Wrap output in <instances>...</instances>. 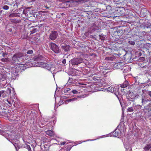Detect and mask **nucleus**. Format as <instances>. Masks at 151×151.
Wrapping results in <instances>:
<instances>
[{
    "instance_id": "nucleus-5",
    "label": "nucleus",
    "mask_w": 151,
    "mask_h": 151,
    "mask_svg": "<svg viewBox=\"0 0 151 151\" xmlns=\"http://www.w3.org/2000/svg\"><path fill=\"white\" fill-rule=\"evenodd\" d=\"M118 127L112 133H111V136L112 135L111 134H113V136L116 137H119L121 136L122 132L119 129H117Z\"/></svg>"
},
{
    "instance_id": "nucleus-13",
    "label": "nucleus",
    "mask_w": 151,
    "mask_h": 151,
    "mask_svg": "<svg viewBox=\"0 0 151 151\" xmlns=\"http://www.w3.org/2000/svg\"><path fill=\"white\" fill-rule=\"evenodd\" d=\"M129 83L127 81H126L124 82L123 83L121 84L120 85V87L122 88H125L127 87Z\"/></svg>"
},
{
    "instance_id": "nucleus-45",
    "label": "nucleus",
    "mask_w": 151,
    "mask_h": 151,
    "mask_svg": "<svg viewBox=\"0 0 151 151\" xmlns=\"http://www.w3.org/2000/svg\"><path fill=\"white\" fill-rule=\"evenodd\" d=\"M131 94H132V93H130V94H129V95L130 96H131Z\"/></svg>"
},
{
    "instance_id": "nucleus-36",
    "label": "nucleus",
    "mask_w": 151,
    "mask_h": 151,
    "mask_svg": "<svg viewBox=\"0 0 151 151\" xmlns=\"http://www.w3.org/2000/svg\"><path fill=\"white\" fill-rule=\"evenodd\" d=\"M145 60V58L144 57H142L139 58V60H143L144 61V60Z\"/></svg>"
},
{
    "instance_id": "nucleus-44",
    "label": "nucleus",
    "mask_w": 151,
    "mask_h": 151,
    "mask_svg": "<svg viewBox=\"0 0 151 151\" xmlns=\"http://www.w3.org/2000/svg\"><path fill=\"white\" fill-rule=\"evenodd\" d=\"M45 8H47V9H48V8H49V7H47V6H45Z\"/></svg>"
},
{
    "instance_id": "nucleus-40",
    "label": "nucleus",
    "mask_w": 151,
    "mask_h": 151,
    "mask_svg": "<svg viewBox=\"0 0 151 151\" xmlns=\"http://www.w3.org/2000/svg\"><path fill=\"white\" fill-rule=\"evenodd\" d=\"M7 60V59L6 58L5 59H2V61H4V62H6Z\"/></svg>"
},
{
    "instance_id": "nucleus-8",
    "label": "nucleus",
    "mask_w": 151,
    "mask_h": 151,
    "mask_svg": "<svg viewBox=\"0 0 151 151\" xmlns=\"http://www.w3.org/2000/svg\"><path fill=\"white\" fill-rule=\"evenodd\" d=\"M151 99L146 96H142V103L143 106L145 105L149 101H151Z\"/></svg>"
},
{
    "instance_id": "nucleus-4",
    "label": "nucleus",
    "mask_w": 151,
    "mask_h": 151,
    "mask_svg": "<svg viewBox=\"0 0 151 151\" xmlns=\"http://www.w3.org/2000/svg\"><path fill=\"white\" fill-rule=\"evenodd\" d=\"M50 47L52 50L56 53H58L59 52V47L55 43L52 42L50 44Z\"/></svg>"
},
{
    "instance_id": "nucleus-39",
    "label": "nucleus",
    "mask_w": 151,
    "mask_h": 151,
    "mask_svg": "<svg viewBox=\"0 0 151 151\" xmlns=\"http://www.w3.org/2000/svg\"><path fill=\"white\" fill-rule=\"evenodd\" d=\"M105 59L106 60H111V58L109 57H107L105 58Z\"/></svg>"
},
{
    "instance_id": "nucleus-41",
    "label": "nucleus",
    "mask_w": 151,
    "mask_h": 151,
    "mask_svg": "<svg viewBox=\"0 0 151 151\" xmlns=\"http://www.w3.org/2000/svg\"><path fill=\"white\" fill-rule=\"evenodd\" d=\"M65 143L66 142H61L60 143V145H63L65 144Z\"/></svg>"
},
{
    "instance_id": "nucleus-38",
    "label": "nucleus",
    "mask_w": 151,
    "mask_h": 151,
    "mask_svg": "<svg viewBox=\"0 0 151 151\" xmlns=\"http://www.w3.org/2000/svg\"><path fill=\"white\" fill-rule=\"evenodd\" d=\"M66 63V60L65 59H64L62 61V63L64 64H65Z\"/></svg>"
},
{
    "instance_id": "nucleus-12",
    "label": "nucleus",
    "mask_w": 151,
    "mask_h": 151,
    "mask_svg": "<svg viewBox=\"0 0 151 151\" xmlns=\"http://www.w3.org/2000/svg\"><path fill=\"white\" fill-rule=\"evenodd\" d=\"M124 65V63L123 62L118 63L115 64L117 69H121Z\"/></svg>"
},
{
    "instance_id": "nucleus-25",
    "label": "nucleus",
    "mask_w": 151,
    "mask_h": 151,
    "mask_svg": "<svg viewBox=\"0 0 151 151\" xmlns=\"http://www.w3.org/2000/svg\"><path fill=\"white\" fill-rule=\"evenodd\" d=\"M70 47L68 45H66L64 49L66 51H68L69 50Z\"/></svg>"
},
{
    "instance_id": "nucleus-15",
    "label": "nucleus",
    "mask_w": 151,
    "mask_h": 151,
    "mask_svg": "<svg viewBox=\"0 0 151 151\" xmlns=\"http://www.w3.org/2000/svg\"><path fill=\"white\" fill-rule=\"evenodd\" d=\"M6 96V93L4 91H0V98H4Z\"/></svg>"
},
{
    "instance_id": "nucleus-47",
    "label": "nucleus",
    "mask_w": 151,
    "mask_h": 151,
    "mask_svg": "<svg viewBox=\"0 0 151 151\" xmlns=\"http://www.w3.org/2000/svg\"><path fill=\"white\" fill-rule=\"evenodd\" d=\"M141 13H142V11H141Z\"/></svg>"
},
{
    "instance_id": "nucleus-42",
    "label": "nucleus",
    "mask_w": 151,
    "mask_h": 151,
    "mask_svg": "<svg viewBox=\"0 0 151 151\" xmlns=\"http://www.w3.org/2000/svg\"><path fill=\"white\" fill-rule=\"evenodd\" d=\"M135 83H136V84H138L139 83V82H137V80L136 79H135Z\"/></svg>"
},
{
    "instance_id": "nucleus-2",
    "label": "nucleus",
    "mask_w": 151,
    "mask_h": 151,
    "mask_svg": "<svg viewBox=\"0 0 151 151\" xmlns=\"http://www.w3.org/2000/svg\"><path fill=\"white\" fill-rule=\"evenodd\" d=\"M24 59V54L22 53H18L14 55L12 57V60L18 63H21Z\"/></svg>"
},
{
    "instance_id": "nucleus-32",
    "label": "nucleus",
    "mask_w": 151,
    "mask_h": 151,
    "mask_svg": "<svg viewBox=\"0 0 151 151\" xmlns=\"http://www.w3.org/2000/svg\"><path fill=\"white\" fill-rule=\"evenodd\" d=\"M14 146L17 150V148H18V149H19L20 148V146H17V145L16 144H14Z\"/></svg>"
},
{
    "instance_id": "nucleus-37",
    "label": "nucleus",
    "mask_w": 151,
    "mask_h": 151,
    "mask_svg": "<svg viewBox=\"0 0 151 151\" xmlns=\"http://www.w3.org/2000/svg\"><path fill=\"white\" fill-rule=\"evenodd\" d=\"M37 31V29H34L32 31V33H35V32Z\"/></svg>"
},
{
    "instance_id": "nucleus-28",
    "label": "nucleus",
    "mask_w": 151,
    "mask_h": 151,
    "mask_svg": "<svg viewBox=\"0 0 151 151\" xmlns=\"http://www.w3.org/2000/svg\"><path fill=\"white\" fill-rule=\"evenodd\" d=\"M128 42L129 44L131 45H134L135 44L134 41H128Z\"/></svg>"
},
{
    "instance_id": "nucleus-33",
    "label": "nucleus",
    "mask_w": 151,
    "mask_h": 151,
    "mask_svg": "<svg viewBox=\"0 0 151 151\" xmlns=\"http://www.w3.org/2000/svg\"><path fill=\"white\" fill-rule=\"evenodd\" d=\"M15 14L13 13L9 15V17H12L15 16Z\"/></svg>"
},
{
    "instance_id": "nucleus-34",
    "label": "nucleus",
    "mask_w": 151,
    "mask_h": 151,
    "mask_svg": "<svg viewBox=\"0 0 151 151\" xmlns=\"http://www.w3.org/2000/svg\"><path fill=\"white\" fill-rule=\"evenodd\" d=\"M7 92L8 93H11V89L10 88H8L7 90Z\"/></svg>"
},
{
    "instance_id": "nucleus-22",
    "label": "nucleus",
    "mask_w": 151,
    "mask_h": 151,
    "mask_svg": "<svg viewBox=\"0 0 151 151\" xmlns=\"http://www.w3.org/2000/svg\"><path fill=\"white\" fill-rule=\"evenodd\" d=\"M37 124L38 125H39L40 127L42 128L43 127H42V126L44 125L45 124V123H42L40 122V123H38V124Z\"/></svg>"
},
{
    "instance_id": "nucleus-24",
    "label": "nucleus",
    "mask_w": 151,
    "mask_h": 151,
    "mask_svg": "<svg viewBox=\"0 0 151 151\" xmlns=\"http://www.w3.org/2000/svg\"><path fill=\"white\" fill-rule=\"evenodd\" d=\"M13 120H16L18 121L19 119V117H17L16 116H14L13 117L12 119Z\"/></svg>"
},
{
    "instance_id": "nucleus-27",
    "label": "nucleus",
    "mask_w": 151,
    "mask_h": 151,
    "mask_svg": "<svg viewBox=\"0 0 151 151\" xmlns=\"http://www.w3.org/2000/svg\"><path fill=\"white\" fill-rule=\"evenodd\" d=\"M150 27H151V24L148 23L147 24V25H145L144 26V28H150Z\"/></svg>"
},
{
    "instance_id": "nucleus-23",
    "label": "nucleus",
    "mask_w": 151,
    "mask_h": 151,
    "mask_svg": "<svg viewBox=\"0 0 151 151\" xmlns=\"http://www.w3.org/2000/svg\"><path fill=\"white\" fill-rule=\"evenodd\" d=\"M6 76L5 75H4L3 76L2 74L0 75V77H1L2 79H1L2 81H4V80L5 79Z\"/></svg>"
},
{
    "instance_id": "nucleus-16",
    "label": "nucleus",
    "mask_w": 151,
    "mask_h": 151,
    "mask_svg": "<svg viewBox=\"0 0 151 151\" xmlns=\"http://www.w3.org/2000/svg\"><path fill=\"white\" fill-rule=\"evenodd\" d=\"M151 107V103H149L146 106H145V109L147 110H148V111H150L151 109L150 108Z\"/></svg>"
},
{
    "instance_id": "nucleus-10",
    "label": "nucleus",
    "mask_w": 151,
    "mask_h": 151,
    "mask_svg": "<svg viewBox=\"0 0 151 151\" xmlns=\"http://www.w3.org/2000/svg\"><path fill=\"white\" fill-rule=\"evenodd\" d=\"M8 130H5L4 128H2L0 129V134L3 136H6V134H8Z\"/></svg>"
},
{
    "instance_id": "nucleus-31",
    "label": "nucleus",
    "mask_w": 151,
    "mask_h": 151,
    "mask_svg": "<svg viewBox=\"0 0 151 151\" xmlns=\"http://www.w3.org/2000/svg\"><path fill=\"white\" fill-rule=\"evenodd\" d=\"M26 148L28 149L29 151H32L31 148L29 145H27V146Z\"/></svg>"
},
{
    "instance_id": "nucleus-6",
    "label": "nucleus",
    "mask_w": 151,
    "mask_h": 151,
    "mask_svg": "<svg viewBox=\"0 0 151 151\" xmlns=\"http://www.w3.org/2000/svg\"><path fill=\"white\" fill-rule=\"evenodd\" d=\"M107 90L111 93H113L115 94L116 96H117V93H119L118 88L116 87L115 88L114 87L110 86L107 88Z\"/></svg>"
},
{
    "instance_id": "nucleus-21",
    "label": "nucleus",
    "mask_w": 151,
    "mask_h": 151,
    "mask_svg": "<svg viewBox=\"0 0 151 151\" xmlns=\"http://www.w3.org/2000/svg\"><path fill=\"white\" fill-rule=\"evenodd\" d=\"M151 148V144L147 145L144 148L145 151H148Z\"/></svg>"
},
{
    "instance_id": "nucleus-3",
    "label": "nucleus",
    "mask_w": 151,
    "mask_h": 151,
    "mask_svg": "<svg viewBox=\"0 0 151 151\" xmlns=\"http://www.w3.org/2000/svg\"><path fill=\"white\" fill-rule=\"evenodd\" d=\"M83 62V60L81 58H75L71 59L70 63L72 65H78Z\"/></svg>"
},
{
    "instance_id": "nucleus-29",
    "label": "nucleus",
    "mask_w": 151,
    "mask_h": 151,
    "mask_svg": "<svg viewBox=\"0 0 151 151\" xmlns=\"http://www.w3.org/2000/svg\"><path fill=\"white\" fill-rule=\"evenodd\" d=\"M70 88H68L66 89H65L64 90V92L65 93H66L68 91H69L70 90Z\"/></svg>"
},
{
    "instance_id": "nucleus-43",
    "label": "nucleus",
    "mask_w": 151,
    "mask_h": 151,
    "mask_svg": "<svg viewBox=\"0 0 151 151\" xmlns=\"http://www.w3.org/2000/svg\"><path fill=\"white\" fill-rule=\"evenodd\" d=\"M148 94L150 96V97H151V91L148 92Z\"/></svg>"
},
{
    "instance_id": "nucleus-11",
    "label": "nucleus",
    "mask_w": 151,
    "mask_h": 151,
    "mask_svg": "<svg viewBox=\"0 0 151 151\" xmlns=\"http://www.w3.org/2000/svg\"><path fill=\"white\" fill-rule=\"evenodd\" d=\"M141 108V106L139 105L135 106L134 105V111H135L136 113H138L140 111Z\"/></svg>"
},
{
    "instance_id": "nucleus-30",
    "label": "nucleus",
    "mask_w": 151,
    "mask_h": 151,
    "mask_svg": "<svg viewBox=\"0 0 151 151\" xmlns=\"http://www.w3.org/2000/svg\"><path fill=\"white\" fill-rule=\"evenodd\" d=\"M27 53L29 54H32L33 53V51L32 50H29L27 52Z\"/></svg>"
},
{
    "instance_id": "nucleus-20",
    "label": "nucleus",
    "mask_w": 151,
    "mask_h": 151,
    "mask_svg": "<svg viewBox=\"0 0 151 151\" xmlns=\"http://www.w3.org/2000/svg\"><path fill=\"white\" fill-rule=\"evenodd\" d=\"M80 98V96H78L77 98H74L73 99H70L67 100L66 101H67L68 102H70L71 101H75L77 100L78 98Z\"/></svg>"
},
{
    "instance_id": "nucleus-19",
    "label": "nucleus",
    "mask_w": 151,
    "mask_h": 151,
    "mask_svg": "<svg viewBox=\"0 0 151 151\" xmlns=\"http://www.w3.org/2000/svg\"><path fill=\"white\" fill-rule=\"evenodd\" d=\"M7 104H8L9 106H11L12 105L13 103V101L11 100L10 99H7Z\"/></svg>"
},
{
    "instance_id": "nucleus-7",
    "label": "nucleus",
    "mask_w": 151,
    "mask_h": 151,
    "mask_svg": "<svg viewBox=\"0 0 151 151\" xmlns=\"http://www.w3.org/2000/svg\"><path fill=\"white\" fill-rule=\"evenodd\" d=\"M58 34L56 31H52L49 36V38L52 40H55L58 36Z\"/></svg>"
},
{
    "instance_id": "nucleus-26",
    "label": "nucleus",
    "mask_w": 151,
    "mask_h": 151,
    "mask_svg": "<svg viewBox=\"0 0 151 151\" xmlns=\"http://www.w3.org/2000/svg\"><path fill=\"white\" fill-rule=\"evenodd\" d=\"M9 8V7L7 5H4L2 7V8L4 10H8Z\"/></svg>"
},
{
    "instance_id": "nucleus-46",
    "label": "nucleus",
    "mask_w": 151,
    "mask_h": 151,
    "mask_svg": "<svg viewBox=\"0 0 151 151\" xmlns=\"http://www.w3.org/2000/svg\"><path fill=\"white\" fill-rule=\"evenodd\" d=\"M120 104H121V106H122V104H121V103L120 102Z\"/></svg>"
},
{
    "instance_id": "nucleus-14",
    "label": "nucleus",
    "mask_w": 151,
    "mask_h": 151,
    "mask_svg": "<svg viewBox=\"0 0 151 151\" xmlns=\"http://www.w3.org/2000/svg\"><path fill=\"white\" fill-rule=\"evenodd\" d=\"M46 134L50 136H53L54 135V132L51 130H48L46 132Z\"/></svg>"
},
{
    "instance_id": "nucleus-1",
    "label": "nucleus",
    "mask_w": 151,
    "mask_h": 151,
    "mask_svg": "<svg viewBox=\"0 0 151 151\" xmlns=\"http://www.w3.org/2000/svg\"><path fill=\"white\" fill-rule=\"evenodd\" d=\"M37 60L38 61H40V62H38L37 65L36 66L45 68L48 70H51L53 68V65L51 64L49 62H47L46 63L45 62H43L42 61L45 59L42 56H39L37 58Z\"/></svg>"
},
{
    "instance_id": "nucleus-18",
    "label": "nucleus",
    "mask_w": 151,
    "mask_h": 151,
    "mask_svg": "<svg viewBox=\"0 0 151 151\" xmlns=\"http://www.w3.org/2000/svg\"><path fill=\"white\" fill-rule=\"evenodd\" d=\"M134 111V104L132 106L129 107L127 109V111L129 112H132Z\"/></svg>"
},
{
    "instance_id": "nucleus-35",
    "label": "nucleus",
    "mask_w": 151,
    "mask_h": 151,
    "mask_svg": "<svg viewBox=\"0 0 151 151\" xmlns=\"http://www.w3.org/2000/svg\"><path fill=\"white\" fill-rule=\"evenodd\" d=\"M72 93L74 94H77L78 93V92L77 91L75 90H72Z\"/></svg>"
},
{
    "instance_id": "nucleus-17",
    "label": "nucleus",
    "mask_w": 151,
    "mask_h": 151,
    "mask_svg": "<svg viewBox=\"0 0 151 151\" xmlns=\"http://www.w3.org/2000/svg\"><path fill=\"white\" fill-rule=\"evenodd\" d=\"M14 69L13 70V71L12 70L10 71V72L11 73L12 76L13 77H15L17 75V73L15 70H14Z\"/></svg>"
},
{
    "instance_id": "nucleus-9",
    "label": "nucleus",
    "mask_w": 151,
    "mask_h": 151,
    "mask_svg": "<svg viewBox=\"0 0 151 151\" xmlns=\"http://www.w3.org/2000/svg\"><path fill=\"white\" fill-rule=\"evenodd\" d=\"M84 1V0H77V1H74V0H71V1H66V3H69V4H72V3H76V4H79V3H81L82 2H83Z\"/></svg>"
}]
</instances>
